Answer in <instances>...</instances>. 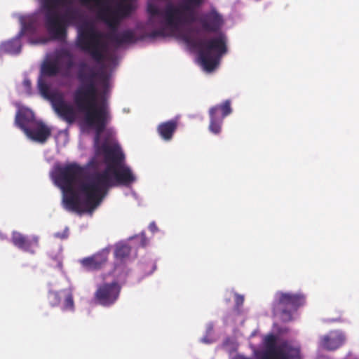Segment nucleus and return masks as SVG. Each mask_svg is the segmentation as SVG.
I'll return each instance as SVG.
<instances>
[{
	"instance_id": "nucleus-1",
	"label": "nucleus",
	"mask_w": 359,
	"mask_h": 359,
	"mask_svg": "<svg viewBox=\"0 0 359 359\" xmlns=\"http://www.w3.org/2000/svg\"><path fill=\"white\" fill-rule=\"evenodd\" d=\"M101 156L105 168L92 172L80 186L81 191L87 196V203L91 207H97L111 187L118 184L128 186L136 180L130 168L124 164L125 156L119 149L107 142L95 145V156L89 163L93 168H100Z\"/></svg>"
},
{
	"instance_id": "nucleus-2",
	"label": "nucleus",
	"mask_w": 359,
	"mask_h": 359,
	"mask_svg": "<svg viewBox=\"0 0 359 359\" xmlns=\"http://www.w3.org/2000/svg\"><path fill=\"white\" fill-rule=\"evenodd\" d=\"M97 76L93 68L86 62L79 65L77 79L80 85L73 94L74 103L78 110L84 114L85 123L95 128L96 143L111 119L110 112L106 103L97 104V88L95 80Z\"/></svg>"
},
{
	"instance_id": "nucleus-3",
	"label": "nucleus",
	"mask_w": 359,
	"mask_h": 359,
	"mask_svg": "<svg viewBox=\"0 0 359 359\" xmlns=\"http://www.w3.org/2000/svg\"><path fill=\"white\" fill-rule=\"evenodd\" d=\"M83 169L76 163L69 164L57 169L56 181L62 190L64 207L69 211L82 212L92 211L96 207H91L86 202L87 196L80 189L82 182L92 172L81 176Z\"/></svg>"
},
{
	"instance_id": "nucleus-4",
	"label": "nucleus",
	"mask_w": 359,
	"mask_h": 359,
	"mask_svg": "<svg viewBox=\"0 0 359 359\" xmlns=\"http://www.w3.org/2000/svg\"><path fill=\"white\" fill-rule=\"evenodd\" d=\"M45 12V26L50 36L55 40L63 41L67 38L68 24L76 20L79 11L68 9L64 15H60L55 8L67 2V0H40Z\"/></svg>"
},
{
	"instance_id": "nucleus-5",
	"label": "nucleus",
	"mask_w": 359,
	"mask_h": 359,
	"mask_svg": "<svg viewBox=\"0 0 359 359\" xmlns=\"http://www.w3.org/2000/svg\"><path fill=\"white\" fill-rule=\"evenodd\" d=\"M184 41L198 49V59L207 72L213 71L218 65L220 57L227 51L226 37L222 33L209 39L196 40L186 36Z\"/></svg>"
},
{
	"instance_id": "nucleus-6",
	"label": "nucleus",
	"mask_w": 359,
	"mask_h": 359,
	"mask_svg": "<svg viewBox=\"0 0 359 359\" xmlns=\"http://www.w3.org/2000/svg\"><path fill=\"white\" fill-rule=\"evenodd\" d=\"M185 4L175 6L172 3L166 4L163 11L156 5L149 3L147 5V13L149 21L154 22L156 17H161L163 20L160 24L165 26L177 27L185 21L188 16L193 17L192 6H200L205 0H184ZM193 19V18H191Z\"/></svg>"
},
{
	"instance_id": "nucleus-7",
	"label": "nucleus",
	"mask_w": 359,
	"mask_h": 359,
	"mask_svg": "<svg viewBox=\"0 0 359 359\" xmlns=\"http://www.w3.org/2000/svg\"><path fill=\"white\" fill-rule=\"evenodd\" d=\"M76 46L97 63L105 60L107 46L103 41L102 34L93 27L86 26L79 29Z\"/></svg>"
},
{
	"instance_id": "nucleus-8",
	"label": "nucleus",
	"mask_w": 359,
	"mask_h": 359,
	"mask_svg": "<svg viewBox=\"0 0 359 359\" xmlns=\"http://www.w3.org/2000/svg\"><path fill=\"white\" fill-rule=\"evenodd\" d=\"M265 351L260 359H300V350L292 346L287 340L278 343V337L273 334L264 339Z\"/></svg>"
},
{
	"instance_id": "nucleus-9",
	"label": "nucleus",
	"mask_w": 359,
	"mask_h": 359,
	"mask_svg": "<svg viewBox=\"0 0 359 359\" xmlns=\"http://www.w3.org/2000/svg\"><path fill=\"white\" fill-rule=\"evenodd\" d=\"M305 303V297L301 293L277 292L273 303V311L279 314L284 322L290 321L292 314Z\"/></svg>"
},
{
	"instance_id": "nucleus-10",
	"label": "nucleus",
	"mask_w": 359,
	"mask_h": 359,
	"mask_svg": "<svg viewBox=\"0 0 359 359\" xmlns=\"http://www.w3.org/2000/svg\"><path fill=\"white\" fill-rule=\"evenodd\" d=\"M197 7L196 6H192L191 9ZM193 20L191 17L188 16L187 20L183 22L180 23L177 27L167 26L168 27L176 29L181 25L188 22H197L200 25V30L208 32V33H217L218 32L223 24L224 19L222 15L219 13L216 9L212 8L210 11L203 13L200 15L197 18H195L194 11H193Z\"/></svg>"
},
{
	"instance_id": "nucleus-11",
	"label": "nucleus",
	"mask_w": 359,
	"mask_h": 359,
	"mask_svg": "<svg viewBox=\"0 0 359 359\" xmlns=\"http://www.w3.org/2000/svg\"><path fill=\"white\" fill-rule=\"evenodd\" d=\"M110 0H79L81 5L90 9H96L97 18L104 22L111 28H116L118 23L116 11L109 5Z\"/></svg>"
},
{
	"instance_id": "nucleus-12",
	"label": "nucleus",
	"mask_w": 359,
	"mask_h": 359,
	"mask_svg": "<svg viewBox=\"0 0 359 359\" xmlns=\"http://www.w3.org/2000/svg\"><path fill=\"white\" fill-rule=\"evenodd\" d=\"M120 292L121 286L117 282L104 283L97 286L94 299L97 304L109 307L117 301Z\"/></svg>"
},
{
	"instance_id": "nucleus-13",
	"label": "nucleus",
	"mask_w": 359,
	"mask_h": 359,
	"mask_svg": "<svg viewBox=\"0 0 359 359\" xmlns=\"http://www.w3.org/2000/svg\"><path fill=\"white\" fill-rule=\"evenodd\" d=\"M232 112L231 102L227 100L220 104L212 107L208 111L210 117L209 130L218 135L222 131L224 118Z\"/></svg>"
},
{
	"instance_id": "nucleus-14",
	"label": "nucleus",
	"mask_w": 359,
	"mask_h": 359,
	"mask_svg": "<svg viewBox=\"0 0 359 359\" xmlns=\"http://www.w3.org/2000/svg\"><path fill=\"white\" fill-rule=\"evenodd\" d=\"M51 102L55 111L62 120L69 124L75 121L76 114L73 106L67 102L61 95H53Z\"/></svg>"
},
{
	"instance_id": "nucleus-15",
	"label": "nucleus",
	"mask_w": 359,
	"mask_h": 359,
	"mask_svg": "<svg viewBox=\"0 0 359 359\" xmlns=\"http://www.w3.org/2000/svg\"><path fill=\"white\" fill-rule=\"evenodd\" d=\"M109 250H102L80 260L82 267L86 271H97L101 269L108 260Z\"/></svg>"
},
{
	"instance_id": "nucleus-16",
	"label": "nucleus",
	"mask_w": 359,
	"mask_h": 359,
	"mask_svg": "<svg viewBox=\"0 0 359 359\" xmlns=\"http://www.w3.org/2000/svg\"><path fill=\"white\" fill-rule=\"evenodd\" d=\"M25 133L30 139L43 143L50 136L51 131L48 127L41 121L33 122L32 125L26 129Z\"/></svg>"
},
{
	"instance_id": "nucleus-17",
	"label": "nucleus",
	"mask_w": 359,
	"mask_h": 359,
	"mask_svg": "<svg viewBox=\"0 0 359 359\" xmlns=\"http://www.w3.org/2000/svg\"><path fill=\"white\" fill-rule=\"evenodd\" d=\"M12 243L20 250L34 253L32 248L38 245V238H29L19 232L14 231L12 234Z\"/></svg>"
},
{
	"instance_id": "nucleus-18",
	"label": "nucleus",
	"mask_w": 359,
	"mask_h": 359,
	"mask_svg": "<svg viewBox=\"0 0 359 359\" xmlns=\"http://www.w3.org/2000/svg\"><path fill=\"white\" fill-rule=\"evenodd\" d=\"M345 341L344 335L339 332H331L330 334L323 336L320 343L327 350H335L341 346Z\"/></svg>"
},
{
	"instance_id": "nucleus-19",
	"label": "nucleus",
	"mask_w": 359,
	"mask_h": 359,
	"mask_svg": "<svg viewBox=\"0 0 359 359\" xmlns=\"http://www.w3.org/2000/svg\"><path fill=\"white\" fill-rule=\"evenodd\" d=\"M178 127V121L177 119H171L161 123L157 127V132L159 136L165 141L172 140L174 133Z\"/></svg>"
},
{
	"instance_id": "nucleus-20",
	"label": "nucleus",
	"mask_w": 359,
	"mask_h": 359,
	"mask_svg": "<svg viewBox=\"0 0 359 359\" xmlns=\"http://www.w3.org/2000/svg\"><path fill=\"white\" fill-rule=\"evenodd\" d=\"M109 40L117 46L126 43H134L137 39L132 30L128 29L121 32H114L109 36Z\"/></svg>"
},
{
	"instance_id": "nucleus-21",
	"label": "nucleus",
	"mask_w": 359,
	"mask_h": 359,
	"mask_svg": "<svg viewBox=\"0 0 359 359\" xmlns=\"http://www.w3.org/2000/svg\"><path fill=\"white\" fill-rule=\"evenodd\" d=\"M36 121L31 111H18L15 116L16 123L24 132L32 125L33 122Z\"/></svg>"
},
{
	"instance_id": "nucleus-22",
	"label": "nucleus",
	"mask_w": 359,
	"mask_h": 359,
	"mask_svg": "<svg viewBox=\"0 0 359 359\" xmlns=\"http://www.w3.org/2000/svg\"><path fill=\"white\" fill-rule=\"evenodd\" d=\"M62 294V304L61 309L63 311H71L74 312L75 310V305L74 301V295L70 288L63 289L61 290Z\"/></svg>"
},
{
	"instance_id": "nucleus-23",
	"label": "nucleus",
	"mask_w": 359,
	"mask_h": 359,
	"mask_svg": "<svg viewBox=\"0 0 359 359\" xmlns=\"http://www.w3.org/2000/svg\"><path fill=\"white\" fill-rule=\"evenodd\" d=\"M21 36H18L15 38L5 42L2 45L4 51L11 54H18L21 51Z\"/></svg>"
},
{
	"instance_id": "nucleus-24",
	"label": "nucleus",
	"mask_w": 359,
	"mask_h": 359,
	"mask_svg": "<svg viewBox=\"0 0 359 359\" xmlns=\"http://www.w3.org/2000/svg\"><path fill=\"white\" fill-rule=\"evenodd\" d=\"M41 72L48 76H55L60 72V67L56 60L45 62L41 67Z\"/></svg>"
},
{
	"instance_id": "nucleus-25",
	"label": "nucleus",
	"mask_w": 359,
	"mask_h": 359,
	"mask_svg": "<svg viewBox=\"0 0 359 359\" xmlns=\"http://www.w3.org/2000/svg\"><path fill=\"white\" fill-rule=\"evenodd\" d=\"M131 249L128 245L119 244L116 246L114 255L116 258L123 259L128 257L130 253Z\"/></svg>"
},
{
	"instance_id": "nucleus-26",
	"label": "nucleus",
	"mask_w": 359,
	"mask_h": 359,
	"mask_svg": "<svg viewBox=\"0 0 359 359\" xmlns=\"http://www.w3.org/2000/svg\"><path fill=\"white\" fill-rule=\"evenodd\" d=\"M62 298L61 290L60 291H50L48 294V303L52 307H55L60 305Z\"/></svg>"
},
{
	"instance_id": "nucleus-27",
	"label": "nucleus",
	"mask_w": 359,
	"mask_h": 359,
	"mask_svg": "<svg viewBox=\"0 0 359 359\" xmlns=\"http://www.w3.org/2000/svg\"><path fill=\"white\" fill-rule=\"evenodd\" d=\"M22 28L19 33L20 36H22L26 32H32L35 29L34 21L32 18L22 19L21 20Z\"/></svg>"
},
{
	"instance_id": "nucleus-28",
	"label": "nucleus",
	"mask_w": 359,
	"mask_h": 359,
	"mask_svg": "<svg viewBox=\"0 0 359 359\" xmlns=\"http://www.w3.org/2000/svg\"><path fill=\"white\" fill-rule=\"evenodd\" d=\"M58 57H65L67 58V60L65 63V67L67 69H71L74 66V62L72 54L67 50H62Z\"/></svg>"
},
{
	"instance_id": "nucleus-29",
	"label": "nucleus",
	"mask_w": 359,
	"mask_h": 359,
	"mask_svg": "<svg viewBox=\"0 0 359 359\" xmlns=\"http://www.w3.org/2000/svg\"><path fill=\"white\" fill-rule=\"evenodd\" d=\"M39 88L42 95H46L49 91L48 86L43 82L39 83Z\"/></svg>"
},
{
	"instance_id": "nucleus-30",
	"label": "nucleus",
	"mask_w": 359,
	"mask_h": 359,
	"mask_svg": "<svg viewBox=\"0 0 359 359\" xmlns=\"http://www.w3.org/2000/svg\"><path fill=\"white\" fill-rule=\"evenodd\" d=\"M236 305L238 308L241 306L244 302V298L243 296L236 294L235 297Z\"/></svg>"
},
{
	"instance_id": "nucleus-31",
	"label": "nucleus",
	"mask_w": 359,
	"mask_h": 359,
	"mask_svg": "<svg viewBox=\"0 0 359 359\" xmlns=\"http://www.w3.org/2000/svg\"><path fill=\"white\" fill-rule=\"evenodd\" d=\"M156 37H158L157 32H156V30H154L151 32L147 34L146 36H142L141 39H144L145 38H149L151 39H154Z\"/></svg>"
},
{
	"instance_id": "nucleus-32",
	"label": "nucleus",
	"mask_w": 359,
	"mask_h": 359,
	"mask_svg": "<svg viewBox=\"0 0 359 359\" xmlns=\"http://www.w3.org/2000/svg\"><path fill=\"white\" fill-rule=\"evenodd\" d=\"M24 87L27 89V90H29L31 88V81H29V79H25L24 81H23V83H22Z\"/></svg>"
},
{
	"instance_id": "nucleus-33",
	"label": "nucleus",
	"mask_w": 359,
	"mask_h": 359,
	"mask_svg": "<svg viewBox=\"0 0 359 359\" xmlns=\"http://www.w3.org/2000/svg\"><path fill=\"white\" fill-rule=\"evenodd\" d=\"M149 229L153 233L158 230V227H157L156 224H155V222H151L149 224Z\"/></svg>"
},
{
	"instance_id": "nucleus-34",
	"label": "nucleus",
	"mask_w": 359,
	"mask_h": 359,
	"mask_svg": "<svg viewBox=\"0 0 359 359\" xmlns=\"http://www.w3.org/2000/svg\"><path fill=\"white\" fill-rule=\"evenodd\" d=\"M156 32H157V34H158V36H161V37L165 36V29L163 28H161L159 29H156Z\"/></svg>"
},
{
	"instance_id": "nucleus-35",
	"label": "nucleus",
	"mask_w": 359,
	"mask_h": 359,
	"mask_svg": "<svg viewBox=\"0 0 359 359\" xmlns=\"http://www.w3.org/2000/svg\"><path fill=\"white\" fill-rule=\"evenodd\" d=\"M100 79L102 81L104 86L107 85L108 78H100Z\"/></svg>"
},
{
	"instance_id": "nucleus-36",
	"label": "nucleus",
	"mask_w": 359,
	"mask_h": 359,
	"mask_svg": "<svg viewBox=\"0 0 359 359\" xmlns=\"http://www.w3.org/2000/svg\"><path fill=\"white\" fill-rule=\"evenodd\" d=\"M130 8V5H126V6H125L123 7V10H125V11H129Z\"/></svg>"
}]
</instances>
